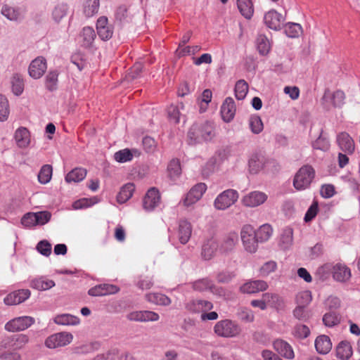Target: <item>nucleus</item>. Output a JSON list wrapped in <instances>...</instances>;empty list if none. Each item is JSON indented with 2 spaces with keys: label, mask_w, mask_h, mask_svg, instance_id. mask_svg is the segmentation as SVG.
Masks as SVG:
<instances>
[{
  "label": "nucleus",
  "mask_w": 360,
  "mask_h": 360,
  "mask_svg": "<svg viewBox=\"0 0 360 360\" xmlns=\"http://www.w3.org/2000/svg\"><path fill=\"white\" fill-rule=\"evenodd\" d=\"M267 199V195L259 191H252L245 195L242 199V203L248 207H255L264 203Z\"/></svg>",
  "instance_id": "ddd939ff"
},
{
  "label": "nucleus",
  "mask_w": 360,
  "mask_h": 360,
  "mask_svg": "<svg viewBox=\"0 0 360 360\" xmlns=\"http://www.w3.org/2000/svg\"><path fill=\"white\" fill-rule=\"evenodd\" d=\"M119 291L120 288L117 285L108 283H102L90 288L88 291V294L94 297L105 296L115 294Z\"/></svg>",
  "instance_id": "4468645a"
},
{
  "label": "nucleus",
  "mask_w": 360,
  "mask_h": 360,
  "mask_svg": "<svg viewBox=\"0 0 360 360\" xmlns=\"http://www.w3.org/2000/svg\"><path fill=\"white\" fill-rule=\"evenodd\" d=\"M169 176L172 179H176L181 174V164L179 159H172L167 167Z\"/></svg>",
  "instance_id": "37998d69"
},
{
  "label": "nucleus",
  "mask_w": 360,
  "mask_h": 360,
  "mask_svg": "<svg viewBox=\"0 0 360 360\" xmlns=\"http://www.w3.org/2000/svg\"><path fill=\"white\" fill-rule=\"evenodd\" d=\"M292 333L297 338L304 339L309 336L310 330L307 326L299 324L295 326Z\"/></svg>",
  "instance_id": "680f3d73"
},
{
  "label": "nucleus",
  "mask_w": 360,
  "mask_h": 360,
  "mask_svg": "<svg viewBox=\"0 0 360 360\" xmlns=\"http://www.w3.org/2000/svg\"><path fill=\"white\" fill-rule=\"evenodd\" d=\"M15 140L19 148H24L30 143V134L26 127H19L15 132Z\"/></svg>",
  "instance_id": "393cba45"
},
{
  "label": "nucleus",
  "mask_w": 360,
  "mask_h": 360,
  "mask_svg": "<svg viewBox=\"0 0 360 360\" xmlns=\"http://www.w3.org/2000/svg\"><path fill=\"white\" fill-rule=\"evenodd\" d=\"M68 11V6L66 4H58L53 10L52 16L56 22H59L65 17Z\"/></svg>",
  "instance_id": "49530a36"
},
{
  "label": "nucleus",
  "mask_w": 360,
  "mask_h": 360,
  "mask_svg": "<svg viewBox=\"0 0 360 360\" xmlns=\"http://www.w3.org/2000/svg\"><path fill=\"white\" fill-rule=\"evenodd\" d=\"M294 317L300 321H307L311 317L310 311L307 307L297 305L292 311Z\"/></svg>",
  "instance_id": "6e6d98bb"
},
{
  "label": "nucleus",
  "mask_w": 360,
  "mask_h": 360,
  "mask_svg": "<svg viewBox=\"0 0 360 360\" xmlns=\"http://www.w3.org/2000/svg\"><path fill=\"white\" fill-rule=\"evenodd\" d=\"M192 233V226L186 219H180L178 226V238L181 244L188 242Z\"/></svg>",
  "instance_id": "4be33fe9"
},
{
  "label": "nucleus",
  "mask_w": 360,
  "mask_h": 360,
  "mask_svg": "<svg viewBox=\"0 0 360 360\" xmlns=\"http://www.w3.org/2000/svg\"><path fill=\"white\" fill-rule=\"evenodd\" d=\"M238 197L239 195L236 190H225L214 200V207L217 210H224L233 205L238 200Z\"/></svg>",
  "instance_id": "39448f33"
},
{
  "label": "nucleus",
  "mask_w": 360,
  "mask_h": 360,
  "mask_svg": "<svg viewBox=\"0 0 360 360\" xmlns=\"http://www.w3.org/2000/svg\"><path fill=\"white\" fill-rule=\"evenodd\" d=\"M266 163V158L262 151L254 153L249 159L248 165L250 173L257 174Z\"/></svg>",
  "instance_id": "6ab92c4d"
},
{
  "label": "nucleus",
  "mask_w": 360,
  "mask_h": 360,
  "mask_svg": "<svg viewBox=\"0 0 360 360\" xmlns=\"http://www.w3.org/2000/svg\"><path fill=\"white\" fill-rule=\"evenodd\" d=\"M96 30L98 37L103 41L109 40L113 34V26L108 23L105 16H101L96 22Z\"/></svg>",
  "instance_id": "9b49d317"
},
{
  "label": "nucleus",
  "mask_w": 360,
  "mask_h": 360,
  "mask_svg": "<svg viewBox=\"0 0 360 360\" xmlns=\"http://www.w3.org/2000/svg\"><path fill=\"white\" fill-rule=\"evenodd\" d=\"M240 236L245 249L249 252H255L259 242L256 238L255 229L249 224L243 226L240 232Z\"/></svg>",
  "instance_id": "423d86ee"
},
{
  "label": "nucleus",
  "mask_w": 360,
  "mask_h": 360,
  "mask_svg": "<svg viewBox=\"0 0 360 360\" xmlns=\"http://www.w3.org/2000/svg\"><path fill=\"white\" fill-rule=\"evenodd\" d=\"M145 297L148 302L157 305L168 306L171 304L170 298L162 293H148Z\"/></svg>",
  "instance_id": "2f4dec72"
},
{
  "label": "nucleus",
  "mask_w": 360,
  "mask_h": 360,
  "mask_svg": "<svg viewBox=\"0 0 360 360\" xmlns=\"http://www.w3.org/2000/svg\"><path fill=\"white\" fill-rule=\"evenodd\" d=\"M127 319L131 321L149 322L158 321L160 316L158 313L153 311L142 310L129 313L127 315Z\"/></svg>",
  "instance_id": "9d476101"
},
{
  "label": "nucleus",
  "mask_w": 360,
  "mask_h": 360,
  "mask_svg": "<svg viewBox=\"0 0 360 360\" xmlns=\"http://www.w3.org/2000/svg\"><path fill=\"white\" fill-rule=\"evenodd\" d=\"M315 176V171L310 165H304L296 173L293 179V186L297 191L308 188Z\"/></svg>",
  "instance_id": "f03ea898"
},
{
  "label": "nucleus",
  "mask_w": 360,
  "mask_h": 360,
  "mask_svg": "<svg viewBox=\"0 0 360 360\" xmlns=\"http://www.w3.org/2000/svg\"><path fill=\"white\" fill-rule=\"evenodd\" d=\"M311 300L312 298L310 291H302L296 296V304L297 305L307 307V306L311 302Z\"/></svg>",
  "instance_id": "5fc2aeb1"
},
{
  "label": "nucleus",
  "mask_w": 360,
  "mask_h": 360,
  "mask_svg": "<svg viewBox=\"0 0 360 360\" xmlns=\"http://www.w3.org/2000/svg\"><path fill=\"white\" fill-rule=\"evenodd\" d=\"M34 319L32 316H19L8 321L5 325L6 330L8 332H18L25 330L34 323Z\"/></svg>",
  "instance_id": "0eeeda50"
},
{
  "label": "nucleus",
  "mask_w": 360,
  "mask_h": 360,
  "mask_svg": "<svg viewBox=\"0 0 360 360\" xmlns=\"http://www.w3.org/2000/svg\"><path fill=\"white\" fill-rule=\"evenodd\" d=\"M193 288L194 290L198 291H204L210 289L212 292H214V289L216 288L212 281L208 278H202L195 281L193 284Z\"/></svg>",
  "instance_id": "09e8293b"
},
{
  "label": "nucleus",
  "mask_w": 360,
  "mask_h": 360,
  "mask_svg": "<svg viewBox=\"0 0 360 360\" xmlns=\"http://www.w3.org/2000/svg\"><path fill=\"white\" fill-rule=\"evenodd\" d=\"M345 100V94L341 90L331 91L327 89L321 99L322 107L326 110H330L332 108H341Z\"/></svg>",
  "instance_id": "7ed1b4c3"
},
{
  "label": "nucleus",
  "mask_w": 360,
  "mask_h": 360,
  "mask_svg": "<svg viewBox=\"0 0 360 360\" xmlns=\"http://www.w3.org/2000/svg\"><path fill=\"white\" fill-rule=\"evenodd\" d=\"M30 286L38 290H46L55 286V282L53 280L41 276L33 279L31 281Z\"/></svg>",
  "instance_id": "7c9ffc66"
},
{
  "label": "nucleus",
  "mask_w": 360,
  "mask_h": 360,
  "mask_svg": "<svg viewBox=\"0 0 360 360\" xmlns=\"http://www.w3.org/2000/svg\"><path fill=\"white\" fill-rule=\"evenodd\" d=\"M218 244L214 238L207 240L202 247V256L206 260L210 259L216 252Z\"/></svg>",
  "instance_id": "c85d7f7f"
},
{
  "label": "nucleus",
  "mask_w": 360,
  "mask_h": 360,
  "mask_svg": "<svg viewBox=\"0 0 360 360\" xmlns=\"http://www.w3.org/2000/svg\"><path fill=\"white\" fill-rule=\"evenodd\" d=\"M1 13L10 20H18L20 19V13L19 11L6 5L3 6Z\"/></svg>",
  "instance_id": "4d7b16f0"
},
{
  "label": "nucleus",
  "mask_w": 360,
  "mask_h": 360,
  "mask_svg": "<svg viewBox=\"0 0 360 360\" xmlns=\"http://www.w3.org/2000/svg\"><path fill=\"white\" fill-rule=\"evenodd\" d=\"M238 241V236L236 232H231L224 237L221 243L219 250L222 252H229L232 251Z\"/></svg>",
  "instance_id": "bb28decb"
},
{
  "label": "nucleus",
  "mask_w": 360,
  "mask_h": 360,
  "mask_svg": "<svg viewBox=\"0 0 360 360\" xmlns=\"http://www.w3.org/2000/svg\"><path fill=\"white\" fill-rule=\"evenodd\" d=\"M115 160L118 162H126L133 158V155L128 148L120 150L114 155Z\"/></svg>",
  "instance_id": "052dcab7"
},
{
  "label": "nucleus",
  "mask_w": 360,
  "mask_h": 360,
  "mask_svg": "<svg viewBox=\"0 0 360 360\" xmlns=\"http://www.w3.org/2000/svg\"><path fill=\"white\" fill-rule=\"evenodd\" d=\"M30 296L28 289H21L8 294L4 300L6 305H15L25 301Z\"/></svg>",
  "instance_id": "f3484780"
},
{
  "label": "nucleus",
  "mask_w": 360,
  "mask_h": 360,
  "mask_svg": "<svg viewBox=\"0 0 360 360\" xmlns=\"http://www.w3.org/2000/svg\"><path fill=\"white\" fill-rule=\"evenodd\" d=\"M34 213L36 217L37 226L44 225L51 220V214L49 211H41Z\"/></svg>",
  "instance_id": "338daca9"
},
{
  "label": "nucleus",
  "mask_w": 360,
  "mask_h": 360,
  "mask_svg": "<svg viewBox=\"0 0 360 360\" xmlns=\"http://www.w3.org/2000/svg\"><path fill=\"white\" fill-rule=\"evenodd\" d=\"M29 342V338L25 334L13 335L10 338V346L13 349H19L23 347Z\"/></svg>",
  "instance_id": "ea45409f"
},
{
  "label": "nucleus",
  "mask_w": 360,
  "mask_h": 360,
  "mask_svg": "<svg viewBox=\"0 0 360 360\" xmlns=\"http://www.w3.org/2000/svg\"><path fill=\"white\" fill-rule=\"evenodd\" d=\"M21 224L26 228H31L37 226L34 212H27L21 219Z\"/></svg>",
  "instance_id": "e2e57ef3"
},
{
  "label": "nucleus",
  "mask_w": 360,
  "mask_h": 360,
  "mask_svg": "<svg viewBox=\"0 0 360 360\" xmlns=\"http://www.w3.org/2000/svg\"><path fill=\"white\" fill-rule=\"evenodd\" d=\"M216 136L214 123L211 121L195 122L187 133L188 143L196 145L212 141Z\"/></svg>",
  "instance_id": "f257e3e1"
},
{
  "label": "nucleus",
  "mask_w": 360,
  "mask_h": 360,
  "mask_svg": "<svg viewBox=\"0 0 360 360\" xmlns=\"http://www.w3.org/2000/svg\"><path fill=\"white\" fill-rule=\"evenodd\" d=\"M332 273L333 278L339 282H346L352 276L350 269L341 263H338L333 266Z\"/></svg>",
  "instance_id": "412c9836"
},
{
  "label": "nucleus",
  "mask_w": 360,
  "mask_h": 360,
  "mask_svg": "<svg viewBox=\"0 0 360 360\" xmlns=\"http://www.w3.org/2000/svg\"><path fill=\"white\" fill-rule=\"evenodd\" d=\"M53 321L56 324L62 326H76L80 322L79 317L70 314H58Z\"/></svg>",
  "instance_id": "c756f323"
},
{
  "label": "nucleus",
  "mask_w": 360,
  "mask_h": 360,
  "mask_svg": "<svg viewBox=\"0 0 360 360\" xmlns=\"http://www.w3.org/2000/svg\"><path fill=\"white\" fill-rule=\"evenodd\" d=\"M59 73L57 70L49 72L45 78V86L49 91H53L58 88Z\"/></svg>",
  "instance_id": "a19ab883"
},
{
  "label": "nucleus",
  "mask_w": 360,
  "mask_h": 360,
  "mask_svg": "<svg viewBox=\"0 0 360 360\" xmlns=\"http://www.w3.org/2000/svg\"><path fill=\"white\" fill-rule=\"evenodd\" d=\"M292 235V229L290 228L285 229L283 231V233L281 237V242L283 248H288L292 245L293 240Z\"/></svg>",
  "instance_id": "bf43d9fd"
},
{
  "label": "nucleus",
  "mask_w": 360,
  "mask_h": 360,
  "mask_svg": "<svg viewBox=\"0 0 360 360\" xmlns=\"http://www.w3.org/2000/svg\"><path fill=\"white\" fill-rule=\"evenodd\" d=\"M9 105L5 96L0 94V121H6L9 115Z\"/></svg>",
  "instance_id": "603ef678"
},
{
  "label": "nucleus",
  "mask_w": 360,
  "mask_h": 360,
  "mask_svg": "<svg viewBox=\"0 0 360 360\" xmlns=\"http://www.w3.org/2000/svg\"><path fill=\"white\" fill-rule=\"evenodd\" d=\"M53 168L50 165H44L41 167L38 174V181L41 184L49 183L52 176Z\"/></svg>",
  "instance_id": "79ce46f5"
},
{
  "label": "nucleus",
  "mask_w": 360,
  "mask_h": 360,
  "mask_svg": "<svg viewBox=\"0 0 360 360\" xmlns=\"http://www.w3.org/2000/svg\"><path fill=\"white\" fill-rule=\"evenodd\" d=\"M47 68L46 60L44 57H37L30 64L28 72L31 77L40 78Z\"/></svg>",
  "instance_id": "f8f14e48"
},
{
  "label": "nucleus",
  "mask_w": 360,
  "mask_h": 360,
  "mask_svg": "<svg viewBox=\"0 0 360 360\" xmlns=\"http://www.w3.org/2000/svg\"><path fill=\"white\" fill-rule=\"evenodd\" d=\"M115 18L120 23H124L131 20L132 15L129 11V8L126 5H120L115 11Z\"/></svg>",
  "instance_id": "c9c22d12"
},
{
  "label": "nucleus",
  "mask_w": 360,
  "mask_h": 360,
  "mask_svg": "<svg viewBox=\"0 0 360 360\" xmlns=\"http://www.w3.org/2000/svg\"><path fill=\"white\" fill-rule=\"evenodd\" d=\"M270 302V295L269 293L263 294L262 298L259 300H253L251 301V305L253 307H258L262 310L266 309Z\"/></svg>",
  "instance_id": "0e129e2a"
},
{
  "label": "nucleus",
  "mask_w": 360,
  "mask_h": 360,
  "mask_svg": "<svg viewBox=\"0 0 360 360\" xmlns=\"http://www.w3.org/2000/svg\"><path fill=\"white\" fill-rule=\"evenodd\" d=\"M235 96L238 100L245 98L248 91V84L244 79L238 80L235 85Z\"/></svg>",
  "instance_id": "c03bdc74"
},
{
  "label": "nucleus",
  "mask_w": 360,
  "mask_h": 360,
  "mask_svg": "<svg viewBox=\"0 0 360 360\" xmlns=\"http://www.w3.org/2000/svg\"><path fill=\"white\" fill-rule=\"evenodd\" d=\"M352 353V347L347 341L340 342L336 347V356L341 360H348Z\"/></svg>",
  "instance_id": "cd10ccee"
},
{
  "label": "nucleus",
  "mask_w": 360,
  "mask_h": 360,
  "mask_svg": "<svg viewBox=\"0 0 360 360\" xmlns=\"http://www.w3.org/2000/svg\"><path fill=\"white\" fill-rule=\"evenodd\" d=\"M238 8L244 18L250 19L254 13L253 4L251 0H237Z\"/></svg>",
  "instance_id": "473e14b6"
},
{
  "label": "nucleus",
  "mask_w": 360,
  "mask_h": 360,
  "mask_svg": "<svg viewBox=\"0 0 360 360\" xmlns=\"http://www.w3.org/2000/svg\"><path fill=\"white\" fill-rule=\"evenodd\" d=\"M315 347L318 353L328 354L332 349V342L330 338L326 335H321L315 340Z\"/></svg>",
  "instance_id": "a878e982"
},
{
  "label": "nucleus",
  "mask_w": 360,
  "mask_h": 360,
  "mask_svg": "<svg viewBox=\"0 0 360 360\" xmlns=\"http://www.w3.org/2000/svg\"><path fill=\"white\" fill-rule=\"evenodd\" d=\"M249 126L254 134H259L264 128L261 118L257 115H252L249 120Z\"/></svg>",
  "instance_id": "864d4df0"
},
{
  "label": "nucleus",
  "mask_w": 360,
  "mask_h": 360,
  "mask_svg": "<svg viewBox=\"0 0 360 360\" xmlns=\"http://www.w3.org/2000/svg\"><path fill=\"white\" fill-rule=\"evenodd\" d=\"M268 284L262 280L250 281L240 286V290L243 293L253 294L259 291L265 290Z\"/></svg>",
  "instance_id": "aec40b11"
},
{
  "label": "nucleus",
  "mask_w": 360,
  "mask_h": 360,
  "mask_svg": "<svg viewBox=\"0 0 360 360\" xmlns=\"http://www.w3.org/2000/svg\"><path fill=\"white\" fill-rule=\"evenodd\" d=\"M12 91L16 96H20L24 91V80L21 75L15 74L11 80Z\"/></svg>",
  "instance_id": "a18cd8bd"
},
{
  "label": "nucleus",
  "mask_w": 360,
  "mask_h": 360,
  "mask_svg": "<svg viewBox=\"0 0 360 360\" xmlns=\"http://www.w3.org/2000/svg\"><path fill=\"white\" fill-rule=\"evenodd\" d=\"M36 249L40 254L46 257L49 256L51 253V245L46 240L39 241Z\"/></svg>",
  "instance_id": "69168bd1"
},
{
  "label": "nucleus",
  "mask_w": 360,
  "mask_h": 360,
  "mask_svg": "<svg viewBox=\"0 0 360 360\" xmlns=\"http://www.w3.org/2000/svg\"><path fill=\"white\" fill-rule=\"evenodd\" d=\"M214 331L218 336L232 338L240 333V328L236 322L229 319H224L218 321L215 324Z\"/></svg>",
  "instance_id": "20e7f679"
},
{
  "label": "nucleus",
  "mask_w": 360,
  "mask_h": 360,
  "mask_svg": "<svg viewBox=\"0 0 360 360\" xmlns=\"http://www.w3.org/2000/svg\"><path fill=\"white\" fill-rule=\"evenodd\" d=\"M256 238L259 243H263L269 240L270 237V225L265 224L255 231Z\"/></svg>",
  "instance_id": "3c124183"
},
{
  "label": "nucleus",
  "mask_w": 360,
  "mask_h": 360,
  "mask_svg": "<svg viewBox=\"0 0 360 360\" xmlns=\"http://www.w3.org/2000/svg\"><path fill=\"white\" fill-rule=\"evenodd\" d=\"M99 347L100 344L98 342H91L75 347L74 353L77 354H86L97 350Z\"/></svg>",
  "instance_id": "8fccbe9b"
},
{
  "label": "nucleus",
  "mask_w": 360,
  "mask_h": 360,
  "mask_svg": "<svg viewBox=\"0 0 360 360\" xmlns=\"http://www.w3.org/2000/svg\"><path fill=\"white\" fill-rule=\"evenodd\" d=\"M271 307L278 312L284 311L286 309L284 299L278 295H271Z\"/></svg>",
  "instance_id": "13d9d810"
},
{
  "label": "nucleus",
  "mask_w": 360,
  "mask_h": 360,
  "mask_svg": "<svg viewBox=\"0 0 360 360\" xmlns=\"http://www.w3.org/2000/svg\"><path fill=\"white\" fill-rule=\"evenodd\" d=\"M96 37V32L92 27H84L82 29L81 33V37L82 38V46L86 48L90 47L92 45Z\"/></svg>",
  "instance_id": "4c0bfd02"
},
{
  "label": "nucleus",
  "mask_w": 360,
  "mask_h": 360,
  "mask_svg": "<svg viewBox=\"0 0 360 360\" xmlns=\"http://www.w3.org/2000/svg\"><path fill=\"white\" fill-rule=\"evenodd\" d=\"M86 176V170L84 168H75L68 172L65 179L68 183H77L82 181Z\"/></svg>",
  "instance_id": "f704fd0d"
},
{
  "label": "nucleus",
  "mask_w": 360,
  "mask_h": 360,
  "mask_svg": "<svg viewBox=\"0 0 360 360\" xmlns=\"http://www.w3.org/2000/svg\"><path fill=\"white\" fill-rule=\"evenodd\" d=\"M187 310L193 313H205L213 308L211 302L204 300H192L189 301L186 306Z\"/></svg>",
  "instance_id": "2eb2a0df"
},
{
  "label": "nucleus",
  "mask_w": 360,
  "mask_h": 360,
  "mask_svg": "<svg viewBox=\"0 0 360 360\" xmlns=\"http://www.w3.org/2000/svg\"><path fill=\"white\" fill-rule=\"evenodd\" d=\"M302 32V26L298 23L289 22L285 25V33L288 37H298Z\"/></svg>",
  "instance_id": "de8ad7c7"
},
{
  "label": "nucleus",
  "mask_w": 360,
  "mask_h": 360,
  "mask_svg": "<svg viewBox=\"0 0 360 360\" xmlns=\"http://www.w3.org/2000/svg\"><path fill=\"white\" fill-rule=\"evenodd\" d=\"M273 345L274 349L281 356L289 359L294 358L295 354L292 347L287 342L278 339L274 342Z\"/></svg>",
  "instance_id": "b1692460"
},
{
  "label": "nucleus",
  "mask_w": 360,
  "mask_h": 360,
  "mask_svg": "<svg viewBox=\"0 0 360 360\" xmlns=\"http://www.w3.org/2000/svg\"><path fill=\"white\" fill-rule=\"evenodd\" d=\"M337 143L341 150L347 154H352L355 149L353 139L347 132H341L337 136Z\"/></svg>",
  "instance_id": "a211bd4d"
},
{
  "label": "nucleus",
  "mask_w": 360,
  "mask_h": 360,
  "mask_svg": "<svg viewBox=\"0 0 360 360\" xmlns=\"http://www.w3.org/2000/svg\"><path fill=\"white\" fill-rule=\"evenodd\" d=\"M100 6L99 0H86L84 3L83 12L86 17L90 18L96 14Z\"/></svg>",
  "instance_id": "58836bf2"
},
{
  "label": "nucleus",
  "mask_w": 360,
  "mask_h": 360,
  "mask_svg": "<svg viewBox=\"0 0 360 360\" xmlns=\"http://www.w3.org/2000/svg\"><path fill=\"white\" fill-rule=\"evenodd\" d=\"M160 193L158 189L155 187L150 188L143 198V209L146 211H153L160 203Z\"/></svg>",
  "instance_id": "1a4fd4ad"
},
{
  "label": "nucleus",
  "mask_w": 360,
  "mask_h": 360,
  "mask_svg": "<svg viewBox=\"0 0 360 360\" xmlns=\"http://www.w3.org/2000/svg\"><path fill=\"white\" fill-rule=\"evenodd\" d=\"M169 119L175 124L179 122L181 115L180 107L179 105H171L167 110Z\"/></svg>",
  "instance_id": "774afa93"
},
{
  "label": "nucleus",
  "mask_w": 360,
  "mask_h": 360,
  "mask_svg": "<svg viewBox=\"0 0 360 360\" xmlns=\"http://www.w3.org/2000/svg\"><path fill=\"white\" fill-rule=\"evenodd\" d=\"M72 339L73 336L71 333L68 332H60L48 337L45 340V345L50 349L64 347L70 344Z\"/></svg>",
  "instance_id": "6e6552de"
},
{
  "label": "nucleus",
  "mask_w": 360,
  "mask_h": 360,
  "mask_svg": "<svg viewBox=\"0 0 360 360\" xmlns=\"http://www.w3.org/2000/svg\"><path fill=\"white\" fill-rule=\"evenodd\" d=\"M135 186L132 183H128L124 185L117 195V200L119 203H124L127 202L133 195Z\"/></svg>",
  "instance_id": "72a5a7b5"
},
{
  "label": "nucleus",
  "mask_w": 360,
  "mask_h": 360,
  "mask_svg": "<svg viewBox=\"0 0 360 360\" xmlns=\"http://www.w3.org/2000/svg\"><path fill=\"white\" fill-rule=\"evenodd\" d=\"M236 110L234 100L231 97L226 98L220 110L222 120L225 122H230L234 118Z\"/></svg>",
  "instance_id": "dca6fc26"
},
{
  "label": "nucleus",
  "mask_w": 360,
  "mask_h": 360,
  "mask_svg": "<svg viewBox=\"0 0 360 360\" xmlns=\"http://www.w3.org/2000/svg\"><path fill=\"white\" fill-rule=\"evenodd\" d=\"M256 46L262 56H266L270 51V42L264 34H259L256 39Z\"/></svg>",
  "instance_id": "e433bc0d"
},
{
  "label": "nucleus",
  "mask_w": 360,
  "mask_h": 360,
  "mask_svg": "<svg viewBox=\"0 0 360 360\" xmlns=\"http://www.w3.org/2000/svg\"><path fill=\"white\" fill-rule=\"evenodd\" d=\"M285 21V11L281 7L279 11L271 7V30H280L284 27Z\"/></svg>",
  "instance_id": "5701e85b"
}]
</instances>
